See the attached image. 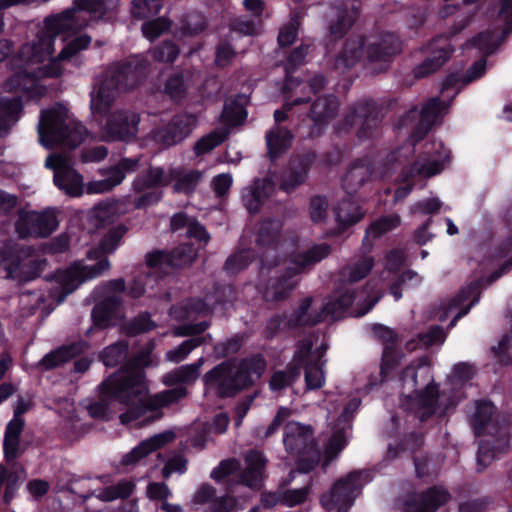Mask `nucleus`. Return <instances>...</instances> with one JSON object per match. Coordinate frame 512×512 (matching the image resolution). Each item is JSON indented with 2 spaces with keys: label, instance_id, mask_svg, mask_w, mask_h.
I'll return each instance as SVG.
<instances>
[{
  "label": "nucleus",
  "instance_id": "nucleus-1",
  "mask_svg": "<svg viewBox=\"0 0 512 512\" xmlns=\"http://www.w3.org/2000/svg\"><path fill=\"white\" fill-rule=\"evenodd\" d=\"M186 395V388L177 386L149 396L143 369L138 366L125 367L100 385L99 401L90 403L87 410L94 419L108 420L125 408L126 411L119 416L121 423L143 426L161 417L158 409Z\"/></svg>",
  "mask_w": 512,
  "mask_h": 512
},
{
  "label": "nucleus",
  "instance_id": "nucleus-2",
  "mask_svg": "<svg viewBox=\"0 0 512 512\" xmlns=\"http://www.w3.org/2000/svg\"><path fill=\"white\" fill-rule=\"evenodd\" d=\"M148 62L142 56H133L125 63H115L99 74L90 92L91 114L100 127L105 141H128L136 137L139 114L129 109L112 111L122 91L133 89L146 76Z\"/></svg>",
  "mask_w": 512,
  "mask_h": 512
},
{
  "label": "nucleus",
  "instance_id": "nucleus-3",
  "mask_svg": "<svg viewBox=\"0 0 512 512\" xmlns=\"http://www.w3.org/2000/svg\"><path fill=\"white\" fill-rule=\"evenodd\" d=\"M448 111V104L439 98H432L423 106L420 113L411 109L400 121L398 130L403 127H412L407 144L398 148L387 157V165L390 169L394 163L402 165L399 182L403 183L394 192V203L404 200L415 186V178H430L440 173L450 160V151L443 143L433 140L425 143L423 152L417 157L411 166L406 162L414 154V145L421 140L432 125L440 121Z\"/></svg>",
  "mask_w": 512,
  "mask_h": 512
},
{
  "label": "nucleus",
  "instance_id": "nucleus-4",
  "mask_svg": "<svg viewBox=\"0 0 512 512\" xmlns=\"http://www.w3.org/2000/svg\"><path fill=\"white\" fill-rule=\"evenodd\" d=\"M373 266L374 259L364 256L343 267L340 272V279L343 283L321 304L319 311L312 312V299L306 298L288 319L272 318L268 322L267 329L271 330L270 336H273L278 327L294 328L314 325L326 320H337L346 315L360 317L367 314L380 300L381 294L366 289L358 292L352 283L365 278Z\"/></svg>",
  "mask_w": 512,
  "mask_h": 512
},
{
  "label": "nucleus",
  "instance_id": "nucleus-5",
  "mask_svg": "<svg viewBox=\"0 0 512 512\" xmlns=\"http://www.w3.org/2000/svg\"><path fill=\"white\" fill-rule=\"evenodd\" d=\"M282 228V222L278 219H268L263 221L255 235V242L259 248H265L261 260V272H270L272 266H278V263L270 262V257L275 256L278 251L290 252L289 261L285 260L284 265L286 274L281 276L276 283L267 287L263 292L266 301H279L285 299L289 293L296 287L297 280L295 276L303 272L311 265L320 262L327 257L331 248L327 244H316L308 250L295 254L290 251L291 247L296 246L295 242H280L279 235Z\"/></svg>",
  "mask_w": 512,
  "mask_h": 512
},
{
  "label": "nucleus",
  "instance_id": "nucleus-6",
  "mask_svg": "<svg viewBox=\"0 0 512 512\" xmlns=\"http://www.w3.org/2000/svg\"><path fill=\"white\" fill-rule=\"evenodd\" d=\"M55 43L40 30L36 36L23 44L13 59L17 72L5 83L9 92H23L34 96L39 92L42 78L59 77L64 73L60 55L53 57Z\"/></svg>",
  "mask_w": 512,
  "mask_h": 512
},
{
  "label": "nucleus",
  "instance_id": "nucleus-7",
  "mask_svg": "<svg viewBox=\"0 0 512 512\" xmlns=\"http://www.w3.org/2000/svg\"><path fill=\"white\" fill-rule=\"evenodd\" d=\"M401 51V42L393 33L371 35L351 34L335 60L337 69L353 67L365 60L375 73L387 69L392 57Z\"/></svg>",
  "mask_w": 512,
  "mask_h": 512
},
{
  "label": "nucleus",
  "instance_id": "nucleus-8",
  "mask_svg": "<svg viewBox=\"0 0 512 512\" xmlns=\"http://www.w3.org/2000/svg\"><path fill=\"white\" fill-rule=\"evenodd\" d=\"M126 232L127 228L122 224L113 226L108 230L98 247L87 252L89 260H97L95 264H83V262L79 261L64 270L56 272V283L63 292V297L60 301L84 281L99 277L110 269V262L105 256L113 253L120 246Z\"/></svg>",
  "mask_w": 512,
  "mask_h": 512
},
{
  "label": "nucleus",
  "instance_id": "nucleus-9",
  "mask_svg": "<svg viewBox=\"0 0 512 512\" xmlns=\"http://www.w3.org/2000/svg\"><path fill=\"white\" fill-rule=\"evenodd\" d=\"M401 382L403 388L412 393L405 396L402 406L420 420L445 411L446 408H440L438 385L434 382L431 366L425 358L406 367L402 372Z\"/></svg>",
  "mask_w": 512,
  "mask_h": 512
},
{
  "label": "nucleus",
  "instance_id": "nucleus-10",
  "mask_svg": "<svg viewBox=\"0 0 512 512\" xmlns=\"http://www.w3.org/2000/svg\"><path fill=\"white\" fill-rule=\"evenodd\" d=\"M312 346L310 338L299 341L287 371H279L272 376L270 388L273 391L281 390L299 379L302 369L305 370L307 389H319L324 385L325 374L322 369L324 364L322 357L326 347L322 345L321 349L313 351Z\"/></svg>",
  "mask_w": 512,
  "mask_h": 512
},
{
  "label": "nucleus",
  "instance_id": "nucleus-11",
  "mask_svg": "<svg viewBox=\"0 0 512 512\" xmlns=\"http://www.w3.org/2000/svg\"><path fill=\"white\" fill-rule=\"evenodd\" d=\"M117 4L118 0H74L70 8L45 17L39 30L55 43L58 35L86 28L93 19H100Z\"/></svg>",
  "mask_w": 512,
  "mask_h": 512
},
{
  "label": "nucleus",
  "instance_id": "nucleus-12",
  "mask_svg": "<svg viewBox=\"0 0 512 512\" xmlns=\"http://www.w3.org/2000/svg\"><path fill=\"white\" fill-rule=\"evenodd\" d=\"M37 130L39 142L46 148H76L86 136V128L62 104L42 110Z\"/></svg>",
  "mask_w": 512,
  "mask_h": 512
},
{
  "label": "nucleus",
  "instance_id": "nucleus-13",
  "mask_svg": "<svg viewBox=\"0 0 512 512\" xmlns=\"http://www.w3.org/2000/svg\"><path fill=\"white\" fill-rule=\"evenodd\" d=\"M265 368V360L257 355L240 362L222 363L207 372L203 381L207 389H215L221 396H230L259 379Z\"/></svg>",
  "mask_w": 512,
  "mask_h": 512
},
{
  "label": "nucleus",
  "instance_id": "nucleus-14",
  "mask_svg": "<svg viewBox=\"0 0 512 512\" xmlns=\"http://www.w3.org/2000/svg\"><path fill=\"white\" fill-rule=\"evenodd\" d=\"M203 178V173L199 170L186 169L183 166L170 167H150L146 173L137 176L132 189L136 193L146 189L169 186L174 182L173 190L176 193L190 194Z\"/></svg>",
  "mask_w": 512,
  "mask_h": 512
},
{
  "label": "nucleus",
  "instance_id": "nucleus-15",
  "mask_svg": "<svg viewBox=\"0 0 512 512\" xmlns=\"http://www.w3.org/2000/svg\"><path fill=\"white\" fill-rule=\"evenodd\" d=\"M196 256L197 250L191 244H182L170 253L155 251L147 254L146 263L150 271L130 284L128 294L133 298L141 297L146 291L145 285L155 281V274L158 272L167 273V268L189 265Z\"/></svg>",
  "mask_w": 512,
  "mask_h": 512
},
{
  "label": "nucleus",
  "instance_id": "nucleus-16",
  "mask_svg": "<svg viewBox=\"0 0 512 512\" xmlns=\"http://www.w3.org/2000/svg\"><path fill=\"white\" fill-rule=\"evenodd\" d=\"M0 269L4 278L22 285L39 277L41 262L35 258L31 249L9 241L0 250Z\"/></svg>",
  "mask_w": 512,
  "mask_h": 512
},
{
  "label": "nucleus",
  "instance_id": "nucleus-17",
  "mask_svg": "<svg viewBox=\"0 0 512 512\" xmlns=\"http://www.w3.org/2000/svg\"><path fill=\"white\" fill-rule=\"evenodd\" d=\"M283 443L287 452L297 458L298 470L308 473L320 461L310 426L289 422L284 428Z\"/></svg>",
  "mask_w": 512,
  "mask_h": 512
},
{
  "label": "nucleus",
  "instance_id": "nucleus-18",
  "mask_svg": "<svg viewBox=\"0 0 512 512\" xmlns=\"http://www.w3.org/2000/svg\"><path fill=\"white\" fill-rule=\"evenodd\" d=\"M123 279H114L95 288L93 295L98 303L92 310V320L96 327L106 328L117 325L124 317L119 293L124 291Z\"/></svg>",
  "mask_w": 512,
  "mask_h": 512
},
{
  "label": "nucleus",
  "instance_id": "nucleus-19",
  "mask_svg": "<svg viewBox=\"0 0 512 512\" xmlns=\"http://www.w3.org/2000/svg\"><path fill=\"white\" fill-rule=\"evenodd\" d=\"M372 480L369 470L354 471L336 482L330 492L321 498L322 506L328 510L346 512L359 495L362 487Z\"/></svg>",
  "mask_w": 512,
  "mask_h": 512
},
{
  "label": "nucleus",
  "instance_id": "nucleus-20",
  "mask_svg": "<svg viewBox=\"0 0 512 512\" xmlns=\"http://www.w3.org/2000/svg\"><path fill=\"white\" fill-rule=\"evenodd\" d=\"M360 403L361 401L358 398H352L343 406L340 415L337 416V419H335L337 408L328 409L327 419L330 425H332V435L325 448V465L335 459L347 445L348 439L351 435V420L359 408Z\"/></svg>",
  "mask_w": 512,
  "mask_h": 512
},
{
  "label": "nucleus",
  "instance_id": "nucleus-21",
  "mask_svg": "<svg viewBox=\"0 0 512 512\" xmlns=\"http://www.w3.org/2000/svg\"><path fill=\"white\" fill-rule=\"evenodd\" d=\"M308 49L309 46L302 45L296 48L288 57L286 65L287 79L284 86V93L287 98L302 97L308 102L312 94L318 93L325 86L326 80L322 75L314 76L309 83L293 79L289 76L296 66L304 61Z\"/></svg>",
  "mask_w": 512,
  "mask_h": 512
},
{
  "label": "nucleus",
  "instance_id": "nucleus-22",
  "mask_svg": "<svg viewBox=\"0 0 512 512\" xmlns=\"http://www.w3.org/2000/svg\"><path fill=\"white\" fill-rule=\"evenodd\" d=\"M306 99L295 97L294 99L285 97L283 108L274 112L275 125L266 132V144L268 154L271 159H275L289 149L292 143L293 135L291 131L282 126V122L288 118V111L293 106L305 103Z\"/></svg>",
  "mask_w": 512,
  "mask_h": 512
},
{
  "label": "nucleus",
  "instance_id": "nucleus-23",
  "mask_svg": "<svg viewBox=\"0 0 512 512\" xmlns=\"http://www.w3.org/2000/svg\"><path fill=\"white\" fill-rule=\"evenodd\" d=\"M45 167L54 171L53 181L59 190L71 197L82 195L83 177L72 167L66 155H49L45 161Z\"/></svg>",
  "mask_w": 512,
  "mask_h": 512
},
{
  "label": "nucleus",
  "instance_id": "nucleus-24",
  "mask_svg": "<svg viewBox=\"0 0 512 512\" xmlns=\"http://www.w3.org/2000/svg\"><path fill=\"white\" fill-rule=\"evenodd\" d=\"M57 211L53 208L42 212L29 211L22 213L16 222V232L21 238H45L58 227Z\"/></svg>",
  "mask_w": 512,
  "mask_h": 512
},
{
  "label": "nucleus",
  "instance_id": "nucleus-25",
  "mask_svg": "<svg viewBox=\"0 0 512 512\" xmlns=\"http://www.w3.org/2000/svg\"><path fill=\"white\" fill-rule=\"evenodd\" d=\"M498 18L501 27L493 32L480 33L465 45V49L477 48L484 56L493 53L500 40L512 31V0H503Z\"/></svg>",
  "mask_w": 512,
  "mask_h": 512
},
{
  "label": "nucleus",
  "instance_id": "nucleus-26",
  "mask_svg": "<svg viewBox=\"0 0 512 512\" xmlns=\"http://www.w3.org/2000/svg\"><path fill=\"white\" fill-rule=\"evenodd\" d=\"M197 119L192 114L176 115L165 127L151 132V139L163 147L182 142L196 127Z\"/></svg>",
  "mask_w": 512,
  "mask_h": 512
},
{
  "label": "nucleus",
  "instance_id": "nucleus-27",
  "mask_svg": "<svg viewBox=\"0 0 512 512\" xmlns=\"http://www.w3.org/2000/svg\"><path fill=\"white\" fill-rule=\"evenodd\" d=\"M197 119L192 114L176 115L165 127L151 132V139L163 147L182 142L196 127Z\"/></svg>",
  "mask_w": 512,
  "mask_h": 512
},
{
  "label": "nucleus",
  "instance_id": "nucleus-28",
  "mask_svg": "<svg viewBox=\"0 0 512 512\" xmlns=\"http://www.w3.org/2000/svg\"><path fill=\"white\" fill-rule=\"evenodd\" d=\"M138 165V158H123L117 164L101 169L100 173L104 178L90 181L87 184V193L101 194L111 191L123 182L127 173L136 171Z\"/></svg>",
  "mask_w": 512,
  "mask_h": 512
},
{
  "label": "nucleus",
  "instance_id": "nucleus-29",
  "mask_svg": "<svg viewBox=\"0 0 512 512\" xmlns=\"http://www.w3.org/2000/svg\"><path fill=\"white\" fill-rule=\"evenodd\" d=\"M236 504V499L229 494L216 496L215 488L208 484L201 485L190 501L191 509L196 512H230Z\"/></svg>",
  "mask_w": 512,
  "mask_h": 512
},
{
  "label": "nucleus",
  "instance_id": "nucleus-30",
  "mask_svg": "<svg viewBox=\"0 0 512 512\" xmlns=\"http://www.w3.org/2000/svg\"><path fill=\"white\" fill-rule=\"evenodd\" d=\"M479 295V282L468 284L454 299L448 300L441 306L443 311L438 316V320L444 322L449 315L454 314L450 323V327H453L457 320L466 315L471 307L479 301Z\"/></svg>",
  "mask_w": 512,
  "mask_h": 512
},
{
  "label": "nucleus",
  "instance_id": "nucleus-31",
  "mask_svg": "<svg viewBox=\"0 0 512 512\" xmlns=\"http://www.w3.org/2000/svg\"><path fill=\"white\" fill-rule=\"evenodd\" d=\"M389 174L387 163L380 167H375L372 160L368 157L354 162L343 177V187L347 193H351L360 188L366 181L373 177H386Z\"/></svg>",
  "mask_w": 512,
  "mask_h": 512
},
{
  "label": "nucleus",
  "instance_id": "nucleus-32",
  "mask_svg": "<svg viewBox=\"0 0 512 512\" xmlns=\"http://www.w3.org/2000/svg\"><path fill=\"white\" fill-rule=\"evenodd\" d=\"M427 49L430 55L413 69V75L417 79L424 78L437 71L453 52L450 39L446 36L433 39Z\"/></svg>",
  "mask_w": 512,
  "mask_h": 512
},
{
  "label": "nucleus",
  "instance_id": "nucleus-33",
  "mask_svg": "<svg viewBox=\"0 0 512 512\" xmlns=\"http://www.w3.org/2000/svg\"><path fill=\"white\" fill-rule=\"evenodd\" d=\"M379 112L376 105L370 100L357 102L351 107L345 117V123L349 126L361 125L358 136L365 138L370 135L368 132L379 124Z\"/></svg>",
  "mask_w": 512,
  "mask_h": 512
},
{
  "label": "nucleus",
  "instance_id": "nucleus-34",
  "mask_svg": "<svg viewBox=\"0 0 512 512\" xmlns=\"http://www.w3.org/2000/svg\"><path fill=\"white\" fill-rule=\"evenodd\" d=\"M175 434L172 431H165L141 441L131 451L123 455L121 464L125 467H135L144 464L146 458L156 452L166 443L172 441Z\"/></svg>",
  "mask_w": 512,
  "mask_h": 512
},
{
  "label": "nucleus",
  "instance_id": "nucleus-35",
  "mask_svg": "<svg viewBox=\"0 0 512 512\" xmlns=\"http://www.w3.org/2000/svg\"><path fill=\"white\" fill-rule=\"evenodd\" d=\"M372 329L376 338L384 344L381 374L386 378L400 364L403 354L396 349L397 335L392 329L381 324L374 325Z\"/></svg>",
  "mask_w": 512,
  "mask_h": 512
},
{
  "label": "nucleus",
  "instance_id": "nucleus-36",
  "mask_svg": "<svg viewBox=\"0 0 512 512\" xmlns=\"http://www.w3.org/2000/svg\"><path fill=\"white\" fill-rule=\"evenodd\" d=\"M275 193V183L270 178L254 179L242 191L243 205L250 213H256Z\"/></svg>",
  "mask_w": 512,
  "mask_h": 512
},
{
  "label": "nucleus",
  "instance_id": "nucleus-37",
  "mask_svg": "<svg viewBox=\"0 0 512 512\" xmlns=\"http://www.w3.org/2000/svg\"><path fill=\"white\" fill-rule=\"evenodd\" d=\"M266 462L261 452L250 451L244 458L245 467L239 473L240 483L251 489H260L266 477Z\"/></svg>",
  "mask_w": 512,
  "mask_h": 512
},
{
  "label": "nucleus",
  "instance_id": "nucleus-38",
  "mask_svg": "<svg viewBox=\"0 0 512 512\" xmlns=\"http://www.w3.org/2000/svg\"><path fill=\"white\" fill-rule=\"evenodd\" d=\"M450 499L443 487H433L422 494H415L405 504V512H435Z\"/></svg>",
  "mask_w": 512,
  "mask_h": 512
},
{
  "label": "nucleus",
  "instance_id": "nucleus-39",
  "mask_svg": "<svg viewBox=\"0 0 512 512\" xmlns=\"http://www.w3.org/2000/svg\"><path fill=\"white\" fill-rule=\"evenodd\" d=\"M475 434L494 435L498 432V422L495 418V407L490 401L480 400L475 403V412L471 417Z\"/></svg>",
  "mask_w": 512,
  "mask_h": 512
},
{
  "label": "nucleus",
  "instance_id": "nucleus-40",
  "mask_svg": "<svg viewBox=\"0 0 512 512\" xmlns=\"http://www.w3.org/2000/svg\"><path fill=\"white\" fill-rule=\"evenodd\" d=\"M335 219L339 227L344 230L359 222L365 212L352 197L342 199L334 209Z\"/></svg>",
  "mask_w": 512,
  "mask_h": 512
},
{
  "label": "nucleus",
  "instance_id": "nucleus-41",
  "mask_svg": "<svg viewBox=\"0 0 512 512\" xmlns=\"http://www.w3.org/2000/svg\"><path fill=\"white\" fill-rule=\"evenodd\" d=\"M203 364L204 359L201 357L195 363L182 365L165 374L163 376V383L167 386L194 383L200 375V369Z\"/></svg>",
  "mask_w": 512,
  "mask_h": 512
},
{
  "label": "nucleus",
  "instance_id": "nucleus-42",
  "mask_svg": "<svg viewBox=\"0 0 512 512\" xmlns=\"http://www.w3.org/2000/svg\"><path fill=\"white\" fill-rule=\"evenodd\" d=\"M22 112V102L18 97L0 99V137L19 120Z\"/></svg>",
  "mask_w": 512,
  "mask_h": 512
},
{
  "label": "nucleus",
  "instance_id": "nucleus-43",
  "mask_svg": "<svg viewBox=\"0 0 512 512\" xmlns=\"http://www.w3.org/2000/svg\"><path fill=\"white\" fill-rule=\"evenodd\" d=\"M212 310L210 304L201 299H191L179 307L171 309V316L178 321H194L199 315H206Z\"/></svg>",
  "mask_w": 512,
  "mask_h": 512
},
{
  "label": "nucleus",
  "instance_id": "nucleus-44",
  "mask_svg": "<svg viewBox=\"0 0 512 512\" xmlns=\"http://www.w3.org/2000/svg\"><path fill=\"white\" fill-rule=\"evenodd\" d=\"M193 76L189 73H175L165 83V93L173 101L183 100L193 85Z\"/></svg>",
  "mask_w": 512,
  "mask_h": 512
},
{
  "label": "nucleus",
  "instance_id": "nucleus-45",
  "mask_svg": "<svg viewBox=\"0 0 512 512\" xmlns=\"http://www.w3.org/2000/svg\"><path fill=\"white\" fill-rule=\"evenodd\" d=\"M359 6L356 1H350L345 7L337 12V21L329 26L331 36L341 37L351 27L357 17Z\"/></svg>",
  "mask_w": 512,
  "mask_h": 512
},
{
  "label": "nucleus",
  "instance_id": "nucleus-46",
  "mask_svg": "<svg viewBox=\"0 0 512 512\" xmlns=\"http://www.w3.org/2000/svg\"><path fill=\"white\" fill-rule=\"evenodd\" d=\"M338 106L337 98L332 95L319 97L312 105L310 117L315 125H322L333 117Z\"/></svg>",
  "mask_w": 512,
  "mask_h": 512
},
{
  "label": "nucleus",
  "instance_id": "nucleus-47",
  "mask_svg": "<svg viewBox=\"0 0 512 512\" xmlns=\"http://www.w3.org/2000/svg\"><path fill=\"white\" fill-rule=\"evenodd\" d=\"M172 230H179L188 225L186 235L191 238L197 239L199 242L206 245L210 239L206 229L198 222L190 221L186 214L177 213L171 218Z\"/></svg>",
  "mask_w": 512,
  "mask_h": 512
},
{
  "label": "nucleus",
  "instance_id": "nucleus-48",
  "mask_svg": "<svg viewBox=\"0 0 512 512\" xmlns=\"http://www.w3.org/2000/svg\"><path fill=\"white\" fill-rule=\"evenodd\" d=\"M135 489V483L131 480H121L114 485H110L95 491L93 494L96 498L111 502L117 499L129 497Z\"/></svg>",
  "mask_w": 512,
  "mask_h": 512
},
{
  "label": "nucleus",
  "instance_id": "nucleus-49",
  "mask_svg": "<svg viewBox=\"0 0 512 512\" xmlns=\"http://www.w3.org/2000/svg\"><path fill=\"white\" fill-rule=\"evenodd\" d=\"M79 352V346L76 344L60 347L59 349L46 354L39 361L38 366L45 370L55 368L60 364L70 360Z\"/></svg>",
  "mask_w": 512,
  "mask_h": 512
},
{
  "label": "nucleus",
  "instance_id": "nucleus-50",
  "mask_svg": "<svg viewBox=\"0 0 512 512\" xmlns=\"http://www.w3.org/2000/svg\"><path fill=\"white\" fill-rule=\"evenodd\" d=\"M20 487V478L14 471L0 464V496L5 503H10Z\"/></svg>",
  "mask_w": 512,
  "mask_h": 512
},
{
  "label": "nucleus",
  "instance_id": "nucleus-51",
  "mask_svg": "<svg viewBox=\"0 0 512 512\" xmlns=\"http://www.w3.org/2000/svg\"><path fill=\"white\" fill-rule=\"evenodd\" d=\"M400 223L401 218L398 214H392L378 218L367 228L364 242L369 241V239H376L383 234L392 231L398 227Z\"/></svg>",
  "mask_w": 512,
  "mask_h": 512
},
{
  "label": "nucleus",
  "instance_id": "nucleus-52",
  "mask_svg": "<svg viewBox=\"0 0 512 512\" xmlns=\"http://www.w3.org/2000/svg\"><path fill=\"white\" fill-rule=\"evenodd\" d=\"M204 341V336H195L185 340L176 348L168 350L165 354V358L168 362L180 363L184 361L194 349L201 346Z\"/></svg>",
  "mask_w": 512,
  "mask_h": 512
},
{
  "label": "nucleus",
  "instance_id": "nucleus-53",
  "mask_svg": "<svg viewBox=\"0 0 512 512\" xmlns=\"http://www.w3.org/2000/svg\"><path fill=\"white\" fill-rule=\"evenodd\" d=\"M91 215L97 226L111 224L118 217V204L110 201L101 202L93 207Z\"/></svg>",
  "mask_w": 512,
  "mask_h": 512
},
{
  "label": "nucleus",
  "instance_id": "nucleus-54",
  "mask_svg": "<svg viewBox=\"0 0 512 512\" xmlns=\"http://www.w3.org/2000/svg\"><path fill=\"white\" fill-rule=\"evenodd\" d=\"M306 175L307 164L301 161L298 165H295L293 162L291 170L281 178L280 188L286 192H291L305 181Z\"/></svg>",
  "mask_w": 512,
  "mask_h": 512
},
{
  "label": "nucleus",
  "instance_id": "nucleus-55",
  "mask_svg": "<svg viewBox=\"0 0 512 512\" xmlns=\"http://www.w3.org/2000/svg\"><path fill=\"white\" fill-rule=\"evenodd\" d=\"M244 97L227 101L224 105L222 118L225 122L231 125H238L243 122L247 117V112L244 107Z\"/></svg>",
  "mask_w": 512,
  "mask_h": 512
},
{
  "label": "nucleus",
  "instance_id": "nucleus-56",
  "mask_svg": "<svg viewBox=\"0 0 512 512\" xmlns=\"http://www.w3.org/2000/svg\"><path fill=\"white\" fill-rule=\"evenodd\" d=\"M128 354V345L124 341H119L106 347L100 358L105 366L114 367L126 359Z\"/></svg>",
  "mask_w": 512,
  "mask_h": 512
},
{
  "label": "nucleus",
  "instance_id": "nucleus-57",
  "mask_svg": "<svg viewBox=\"0 0 512 512\" xmlns=\"http://www.w3.org/2000/svg\"><path fill=\"white\" fill-rule=\"evenodd\" d=\"M255 258L250 249H240L227 258L224 269L229 274H236L245 269Z\"/></svg>",
  "mask_w": 512,
  "mask_h": 512
},
{
  "label": "nucleus",
  "instance_id": "nucleus-58",
  "mask_svg": "<svg viewBox=\"0 0 512 512\" xmlns=\"http://www.w3.org/2000/svg\"><path fill=\"white\" fill-rule=\"evenodd\" d=\"M161 8V0H133L131 13L135 18L145 19L158 14Z\"/></svg>",
  "mask_w": 512,
  "mask_h": 512
},
{
  "label": "nucleus",
  "instance_id": "nucleus-59",
  "mask_svg": "<svg viewBox=\"0 0 512 512\" xmlns=\"http://www.w3.org/2000/svg\"><path fill=\"white\" fill-rule=\"evenodd\" d=\"M91 44V37L87 34L80 35L68 42L59 53L61 63L72 59L78 53L86 50Z\"/></svg>",
  "mask_w": 512,
  "mask_h": 512
},
{
  "label": "nucleus",
  "instance_id": "nucleus-60",
  "mask_svg": "<svg viewBox=\"0 0 512 512\" xmlns=\"http://www.w3.org/2000/svg\"><path fill=\"white\" fill-rule=\"evenodd\" d=\"M224 130H215L210 134L202 137L194 146V151L197 155L205 154L218 145H220L226 138Z\"/></svg>",
  "mask_w": 512,
  "mask_h": 512
},
{
  "label": "nucleus",
  "instance_id": "nucleus-61",
  "mask_svg": "<svg viewBox=\"0 0 512 512\" xmlns=\"http://www.w3.org/2000/svg\"><path fill=\"white\" fill-rule=\"evenodd\" d=\"M474 374V366L468 363H459L453 368L450 376V383L455 388H463L473 378Z\"/></svg>",
  "mask_w": 512,
  "mask_h": 512
},
{
  "label": "nucleus",
  "instance_id": "nucleus-62",
  "mask_svg": "<svg viewBox=\"0 0 512 512\" xmlns=\"http://www.w3.org/2000/svg\"><path fill=\"white\" fill-rule=\"evenodd\" d=\"M422 281V277L415 271H407L403 273L400 279L394 283L390 288V293L394 299L398 301L402 297L401 288H414Z\"/></svg>",
  "mask_w": 512,
  "mask_h": 512
},
{
  "label": "nucleus",
  "instance_id": "nucleus-63",
  "mask_svg": "<svg viewBox=\"0 0 512 512\" xmlns=\"http://www.w3.org/2000/svg\"><path fill=\"white\" fill-rule=\"evenodd\" d=\"M42 303V296L35 292H23L19 296L20 312L28 317L36 312Z\"/></svg>",
  "mask_w": 512,
  "mask_h": 512
},
{
  "label": "nucleus",
  "instance_id": "nucleus-64",
  "mask_svg": "<svg viewBox=\"0 0 512 512\" xmlns=\"http://www.w3.org/2000/svg\"><path fill=\"white\" fill-rule=\"evenodd\" d=\"M170 22L166 18H158L156 20L147 21L142 25V33L145 38L150 41L158 38L162 33L168 30Z\"/></svg>",
  "mask_w": 512,
  "mask_h": 512
}]
</instances>
